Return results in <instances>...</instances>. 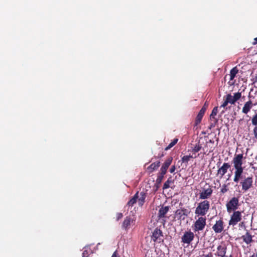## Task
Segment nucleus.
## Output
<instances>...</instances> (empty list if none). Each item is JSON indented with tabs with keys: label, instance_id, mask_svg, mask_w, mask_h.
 I'll return each mask as SVG.
<instances>
[{
	"label": "nucleus",
	"instance_id": "nucleus-25",
	"mask_svg": "<svg viewBox=\"0 0 257 257\" xmlns=\"http://www.w3.org/2000/svg\"><path fill=\"white\" fill-rule=\"evenodd\" d=\"M238 70L236 67H233L230 71V80H232L235 77L236 74L238 73Z\"/></svg>",
	"mask_w": 257,
	"mask_h": 257
},
{
	"label": "nucleus",
	"instance_id": "nucleus-17",
	"mask_svg": "<svg viewBox=\"0 0 257 257\" xmlns=\"http://www.w3.org/2000/svg\"><path fill=\"white\" fill-rule=\"evenodd\" d=\"M241 238L247 244H250L253 241L252 236L250 234L248 230H246L245 234L241 236Z\"/></svg>",
	"mask_w": 257,
	"mask_h": 257
},
{
	"label": "nucleus",
	"instance_id": "nucleus-4",
	"mask_svg": "<svg viewBox=\"0 0 257 257\" xmlns=\"http://www.w3.org/2000/svg\"><path fill=\"white\" fill-rule=\"evenodd\" d=\"M206 224V217L200 216L195 221L193 229L194 232L202 231L204 229Z\"/></svg>",
	"mask_w": 257,
	"mask_h": 257
},
{
	"label": "nucleus",
	"instance_id": "nucleus-42",
	"mask_svg": "<svg viewBox=\"0 0 257 257\" xmlns=\"http://www.w3.org/2000/svg\"><path fill=\"white\" fill-rule=\"evenodd\" d=\"M227 191V189L226 188V186H224V188H223L221 189V192L222 193H225Z\"/></svg>",
	"mask_w": 257,
	"mask_h": 257
},
{
	"label": "nucleus",
	"instance_id": "nucleus-7",
	"mask_svg": "<svg viewBox=\"0 0 257 257\" xmlns=\"http://www.w3.org/2000/svg\"><path fill=\"white\" fill-rule=\"evenodd\" d=\"M190 213V211L185 208L178 209L175 212V217L178 220H184Z\"/></svg>",
	"mask_w": 257,
	"mask_h": 257
},
{
	"label": "nucleus",
	"instance_id": "nucleus-13",
	"mask_svg": "<svg viewBox=\"0 0 257 257\" xmlns=\"http://www.w3.org/2000/svg\"><path fill=\"white\" fill-rule=\"evenodd\" d=\"M224 229V222L222 219L217 220L212 226V229L216 233H221Z\"/></svg>",
	"mask_w": 257,
	"mask_h": 257
},
{
	"label": "nucleus",
	"instance_id": "nucleus-37",
	"mask_svg": "<svg viewBox=\"0 0 257 257\" xmlns=\"http://www.w3.org/2000/svg\"><path fill=\"white\" fill-rule=\"evenodd\" d=\"M201 257H213V254L212 252H210L207 254H203Z\"/></svg>",
	"mask_w": 257,
	"mask_h": 257
},
{
	"label": "nucleus",
	"instance_id": "nucleus-2",
	"mask_svg": "<svg viewBox=\"0 0 257 257\" xmlns=\"http://www.w3.org/2000/svg\"><path fill=\"white\" fill-rule=\"evenodd\" d=\"M210 206V202L207 200L199 202L195 209V214L198 216L203 217L208 212Z\"/></svg>",
	"mask_w": 257,
	"mask_h": 257
},
{
	"label": "nucleus",
	"instance_id": "nucleus-30",
	"mask_svg": "<svg viewBox=\"0 0 257 257\" xmlns=\"http://www.w3.org/2000/svg\"><path fill=\"white\" fill-rule=\"evenodd\" d=\"M192 158V156L191 155L184 156L182 158L181 160H182V162L187 164L188 163L189 161L190 160V159Z\"/></svg>",
	"mask_w": 257,
	"mask_h": 257
},
{
	"label": "nucleus",
	"instance_id": "nucleus-44",
	"mask_svg": "<svg viewBox=\"0 0 257 257\" xmlns=\"http://www.w3.org/2000/svg\"><path fill=\"white\" fill-rule=\"evenodd\" d=\"M87 251L86 250H84L82 253L83 257H87V256H86V255L87 254Z\"/></svg>",
	"mask_w": 257,
	"mask_h": 257
},
{
	"label": "nucleus",
	"instance_id": "nucleus-48",
	"mask_svg": "<svg viewBox=\"0 0 257 257\" xmlns=\"http://www.w3.org/2000/svg\"><path fill=\"white\" fill-rule=\"evenodd\" d=\"M249 257H256V255H255L254 254H253L252 255H251Z\"/></svg>",
	"mask_w": 257,
	"mask_h": 257
},
{
	"label": "nucleus",
	"instance_id": "nucleus-23",
	"mask_svg": "<svg viewBox=\"0 0 257 257\" xmlns=\"http://www.w3.org/2000/svg\"><path fill=\"white\" fill-rule=\"evenodd\" d=\"M215 149V147L213 145H210L208 143H206L204 147L203 148V150L204 151V153L205 154L206 153H210L213 151Z\"/></svg>",
	"mask_w": 257,
	"mask_h": 257
},
{
	"label": "nucleus",
	"instance_id": "nucleus-1",
	"mask_svg": "<svg viewBox=\"0 0 257 257\" xmlns=\"http://www.w3.org/2000/svg\"><path fill=\"white\" fill-rule=\"evenodd\" d=\"M243 158L242 154H235L232 160V163L235 169L233 181L236 183H238L240 179L244 177L243 176V168L242 167Z\"/></svg>",
	"mask_w": 257,
	"mask_h": 257
},
{
	"label": "nucleus",
	"instance_id": "nucleus-24",
	"mask_svg": "<svg viewBox=\"0 0 257 257\" xmlns=\"http://www.w3.org/2000/svg\"><path fill=\"white\" fill-rule=\"evenodd\" d=\"M146 198V194L144 192H141L140 193V195L138 199V204L140 206H142L144 205Z\"/></svg>",
	"mask_w": 257,
	"mask_h": 257
},
{
	"label": "nucleus",
	"instance_id": "nucleus-46",
	"mask_svg": "<svg viewBox=\"0 0 257 257\" xmlns=\"http://www.w3.org/2000/svg\"><path fill=\"white\" fill-rule=\"evenodd\" d=\"M257 82V75L255 76L254 78L253 79V83Z\"/></svg>",
	"mask_w": 257,
	"mask_h": 257
},
{
	"label": "nucleus",
	"instance_id": "nucleus-27",
	"mask_svg": "<svg viewBox=\"0 0 257 257\" xmlns=\"http://www.w3.org/2000/svg\"><path fill=\"white\" fill-rule=\"evenodd\" d=\"M178 139L177 138L174 139L169 145L165 149V151H167L175 146L178 142Z\"/></svg>",
	"mask_w": 257,
	"mask_h": 257
},
{
	"label": "nucleus",
	"instance_id": "nucleus-6",
	"mask_svg": "<svg viewBox=\"0 0 257 257\" xmlns=\"http://www.w3.org/2000/svg\"><path fill=\"white\" fill-rule=\"evenodd\" d=\"M233 212L230 216L228 224L229 225L234 226L242 219L241 213L239 211H233Z\"/></svg>",
	"mask_w": 257,
	"mask_h": 257
},
{
	"label": "nucleus",
	"instance_id": "nucleus-26",
	"mask_svg": "<svg viewBox=\"0 0 257 257\" xmlns=\"http://www.w3.org/2000/svg\"><path fill=\"white\" fill-rule=\"evenodd\" d=\"M173 181L172 180V177L170 176L168 180L164 183L163 189H166L170 187V184L173 183Z\"/></svg>",
	"mask_w": 257,
	"mask_h": 257
},
{
	"label": "nucleus",
	"instance_id": "nucleus-32",
	"mask_svg": "<svg viewBox=\"0 0 257 257\" xmlns=\"http://www.w3.org/2000/svg\"><path fill=\"white\" fill-rule=\"evenodd\" d=\"M218 112V107H214L210 115V116H216Z\"/></svg>",
	"mask_w": 257,
	"mask_h": 257
},
{
	"label": "nucleus",
	"instance_id": "nucleus-41",
	"mask_svg": "<svg viewBox=\"0 0 257 257\" xmlns=\"http://www.w3.org/2000/svg\"><path fill=\"white\" fill-rule=\"evenodd\" d=\"M111 257H119V255L118 254V253L116 250L113 253Z\"/></svg>",
	"mask_w": 257,
	"mask_h": 257
},
{
	"label": "nucleus",
	"instance_id": "nucleus-10",
	"mask_svg": "<svg viewBox=\"0 0 257 257\" xmlns=\"http://www.w3.org/2000/svg\"><path fill=\"white\" fill-rule=\"evenodd\" d=\"M241 97V93L238 92L234 93L233 96H232L231 94H228L226 95V99L228 103L234 104L236 101L239 100Z\"/></svg>",
	"mask_w": 257,
	"mask_h": 257
},
{
	"label": "nucleus",
	"instance_id": "nucleus-22",
	"mask_svg": "<svg viewBox=\"0 0 257 257\" xmlns=\"http://www.w3.org/2000/svg\"><path fill=\"white\" fill-rule=\"evenodd\" d=\"M160 166V162L157 161L156 162L152 163L149 167L147 168L148 171L149 173H152L155 170H157Z\"/></svg>",
	"mask_w": 257,
	"mask_h": 257
},
{
	"label": "nucleus",
	"instance_id": "nucleus-29",
	"mask_svg": "<svg viewBox=\"0 0 257 257\" xmlns=\"http://www.w3.org/2000/svg\"><path fill=\"white\" fill-rule=\"evenodd\" d=\"M202 149V145L199 144V142L197 144L192 150V152L195 154L198 152Z\"/></svg>",
	"mask_w": 257,
	"mask_h": 257
},
{
	"label": "nucleus",
	"instance_id": "nucleus-19",
	"mask_svg": "<svg viewBox=\"0 0 257 257\" xmlns=\"http://www.w3.org/2000/svg\"><path fill=\"white\" fill-rule=\"evenodd\" d=\"M170 207L167 206H162L161 207L159 210V212L158 214V217L159 218H162L165 217V215L167 214V213L168 212L169 210Z\"/></svg>",
	"mask_w": 257,
	"mask_h": 257
},
{
	"label": "nucleus",
	"instance_id": "nucleus-31",
	"mask_svg": "<svg viewBox=\"0 0 257 257\" xmlns=\"http://www.w3.org/2000/svg\"><path fill=\"white\" fill-rule=\"evenodd\" d=\"M203 116L202 115H200V114H198L196 117V119H195V124L196 125H197L198 124H199L201 121V120L203 118Z\"/></svg>",
	"mask_w": 257,
	"mask_h": 257
},
{
	"label": "nucleus",
	"instance_id": "nucleus-49",
	"mask_svg": "<svg viewBox=\"0 0 257 257\" xmlns=\"http://www.w3.org/2000/svg\"><path fill=\"white\" fill-rule=\"evenodd\" d=\"M255 159L257 161V155L255 156Z\"/></svg>",
	"mask_w": 257,
	"mask_h": 257
},
{
	"label": "nucleus",
	"instance_id": "nucleus-21",
	"mask_svg": "<svg viewBox=\"0 0 257 257\" xmlns=\"http://www.w3.org/2000/svg\"><path fill=\"white\" fill-rule=\"evenodd\" d=\"M139 197V191H137L134 196L127 202L126 206L128 207L133 206L137 203Z\"/></svg>",
	"mask_w": 257,
	"mask_h": 257
},
{
	"label": "nucleus",
	"instance_id": "nucleus-12",
	"mask_svg": "<svg viewBox=\"0 0 257 257\" xmlns=\"http://www.w3.org/2000/svg\"><path fill=\"white\" fill-rule=\"evenodd\" d=\"M230 167L228 163H224L221 167L219 168L217 172V176L222 178L223 176L227 173L228 169Z\"/></svg>",
	"mask_w": 257,
	"mask_h": 257
},
{
	"label": "nucleus",
	"instance_id": "nucleus-11",
	"mask_svg": "<svg viewBox=\"0 0 257 257\" xmlns=\"http://www.w3.org/2000/svg\"><path fill=\"white\" fill-rule=\"evenodd\" d=\"M227 251V246L225 243H221L217 246V251L215 255L218 257H222L226 255Z\"/></svg>",
	"mask_w": 257,
	"mask_h": 257
},
{
	"label": "nucleus",
	"instance_id": "nucleus-40",
	"mask_svg": "<svg viewBox=\"0 0 257 257\" xmlns=\"http://www.w3.org/2000/svg\"><path fill=\"white\" fill-rule=\"evenodd\" d=\"M205 110L202 109H201L198 113L199 114H200V115H202V116H204V113L205 112Z\"/></svg>",
	"mask_w": 257,
	"mask_h": 257
},
{
	"label": "nucleus",
	"instance_id": "nucleus-39",
	"mask_svg": "<svg viewBox=\"0 0 257 257\" xmlns=\"http://www.w3.org/2000/svg\"><path fill=\"white\" fill-rule=\"evenodd\" d=\"M175 170H176V167H175V165H174L171 166V168L169 170V171L171 173H173L175 172Z\"/></svg>",
	"mask_w": 257,
	"mask_h": 257
},
{
	"label": "nucleus",
	"instance_id": "nucleus-3",
	"mask_svg": "<svg viewBox=\"0 0 257 257\" xmlns=\"http://www.w3.org/2000/svg\"><path fill=\"white\" fill-rule=\"evenodd\" d=\"M240 185L241 190L243 192H246L253 186V176L252 175L247 177H244L240 179Z\"/></svg>",
	"mask_w": 257,
	"mask_h": 257
},
{
	"label": "nucleus",
	"instance_id": "nucleus-33",
	"mask_svg": "<svg viewBox=\"0 0 257 257\" xmlns=\"http://www.w3.org/2000/svg\"><path fill=\"white\" fill-rule=\"evenodd\" d=\"M210 122L217 124L218 121V119L216 118V116H210Z\"/></svg>",
	"mask_w": 257,
	"mask_h": 257
},
{
	"label": "nucleus",
	"instance_id": "nucleus-9",
	"mask_svg": "<svg viewBox=\"0 0 257 257\" xmlns=\"http://www.w3.org/2000/svg\"><path fill=\"white\" fill-rule=\"evenodd\" d=\"M163 236L162 231L158 228H156L152 233L151 238L154 242L160 243L163 241Z\"/></svg>",
	"mask_w": 257,
	"mask_h": 257
},
{
	"label": "nucleus",
	"instance_id": "nucleus-8",
	"mask_svg": "<svg viewBox=\"0 0 257 257\" xmlns=\"http://www.w3.org/2000/svg\"><path fill=\"white\" fill-rule=\"evenodd\" d=\"M194 238V233L191 231H185L181 237V242L185 244H190Z\"/></svg>",
	"mask_w": 257,
	"mask_h": 257
},
{
	"label": "nucleus",
	"instance_id": "nucleus-35",
	"mask_svg": "<svg viewBox=\"0 0 257 257\" xmlns=\"http://www.w3.org/2000/svg\"><path fill=\"white\" fill-rule=\"evenodd\" d=\"M123 216L122 213L119 212L116 214V220H119L121 219Z\"/></svg>",
	"mask_w": 257,
	"mask_h": 257
},
{
	"label": "nucleus",
	"instance_id": "nucleus-14",
	"mask_svg": "<svg viewBox=\"0 0 257 257\" xmlns=\"http://www.w3.org/2000/svg\"><path fill=\"white\" fill-rule=\"evenodd\" d=\"M212 189L210 186L207 189H204L203 190L199 193V199L205 200L209 198L212 193Z\"/></svg>",
	"mask_w": 257,
	"mask_h": 257
},
{
	"label": "nucleus",
	"instance_id": "nucleus-36",
	"mask_svg": "<svg viewBox=\"0 0 257 257\" xmlns=\"http://www.w3.org/2000/svg\"><path fill=\"white\" fill-rule=\"evenodd\" d=\"M216 125V123L212 122H210L209 126H208V129L211 130L212 128L214 127Z\"/></svg>",
	"mask_w": 257,
	"mask_h": 257
},
{
	"label": "nucleus",
	"instance_id": "nucleus-28",
	"mask_svg": "<svg viewBox=\"0 0 257 257\" xmlns=\"http://www.w3.org/2000/svg\"><path fill=\"white\" fill-rule=\"evenodd\" d=\"M166 174V173H164V172L162 173V172L160 171L158 173V176H157V180H156L157 182L158 183H160L162 181V180H163L164 175Z\"/></svg>",
	"mask_w": 257,
	"mask_h": 257
},
{
	"label": "nucleus",
	"instance_id": "nucleus-15",
	"mask_svg": "<svg viewBox=\"0 0 257 257\" xmlns=\"http://www.w3.org/2000/svg\"><path fill=\"white\" fill-rule=\"evenodd\" d=\"M173 161V158L172 157H168L164 162L162 164L160 169V171L162 172V173H167V170L169 166L171 165Z\"/></svg>",
	"mask_w": 257,
	"mask_h": 257
},
{
	"label": "nucleus",
	"instance_id": "nucleus-38",
	"mask_svg": "<svg viewBox=\"0 0 257 257\" xmlns=\"http://www.w3.org/2000/svg\"><path fill=\"white\" fill-rule=\"evenodd\" d=\"M228 101H227V100L225 99V101L223 102V103L221 105L220 107H225L227 104H228Z\"/></svg>",
	"mask_w": 257,
	"mask_h": 257
},
{
	"label": "nucleus",
	"instance_id": "nucleus-43",
	"mask_svg": "<svg viewBox=\"0 0 257 257\" xmlns=\"http://www.w3.org/2000/svg\"><path fill=\"white\" fill-rule=\"evenodd\" d=\"M214 143V141H213V140H210L209 141L206 142V143H208V144H211L212 145H213Z\"/></svg>",
	"mask_w": 257,
	"mask_h": 257
},
{
	"label": "nucleus",
	"instance_id": "nucleus-18",
	"mask_svg": "<svg viewBox=\"0 0 257 257\" xmlns=\"http://www.w3.org/2000/svg\"><path fill=\"white\" fill-rule=\"evenodd\" d=\"M134 221L133 219L130 216H126L122 223V227L125 230H127L131 225V223Z\"/></svg>",
	"mask_w": 257,
	"mask_h": 257
},
{
	"label": "nucleus",
	"instance_id": "nucleus-47",
	"mask_svg": "<svg viewBox=\"0 0 257 257\" xmlns=\"http://www.w3.org/2000/svg\"><path fill=\"white\" fill-rule=\"evenodd\" d=\"M254 41H255V42L254 43V44H257V37L254 39Z\"/></svg>",
	"mask_w": 257,
	"mask_h": 257
},
{
	"label": "nucleus",
	"instance_id": "nucleus-20",
	"mask_svg": "<svg viewBox=\"0 0 257 257\" xmlns=\"http://www.w3.org/2000/svg\"><path fill=\"white\" fill-rule=\"evenodd\" d=\"M251 123L254 125L253 130L254 137L257 139V112H256L251 118Z\"/></svg>",
	"mask_w": 257,
	"mask_h": 257
},
{
	"label": "nucleus",
	"instance_id": "nucleus-34",
	"mask_svg": "<svg viewBox=\"0 0 257 257\" xmlns=\"http://www.w3.org/2000/svg\"><path fill=\"white\" fill-rule=\"evenodd\" d=\"M208 105H209V103L207 101H206L203 106H202V107L201 108V109L204 110H206L207 107H208Z\"/></svg>",
	"mask_w": 257,
	"mask_h": 257
},
{
	"label": "nucleus",
	"instance_id": "nucleus-45",
	"mask_svg": "<svg viewBox=\"0 0 257 257\" xmlns=\"http://www.w3.org/2000/svg\"><path fill=\"white\" fill-rule=\"evenodd\" d=\"M164 156L163 153H162L161 154H159L157 156V158L160 159L163 157Z\"/></svg>",
	"mask_w": 257,
	"mask_h": 257
},
{
	"label": "nucleus",
	"instance_id": "nucleus-16",
	"mask_svg": "<svg viewBox=\"0 0 257 257\" xmlns=\"http://www.w3.org/2000/svg\"><path fill=\"white\" fill-rule=\"evenodd\" d=\"M255 104H253L252 101L249 100L246 102H245L244 106L242 108V112L244 114H247L252 108L253 105H255Z\"/></svg>",
	"mask_w": 257,
	"mask_h": 257
},
{
	"label": "nucleus",
	"instance_id": "nucleus-5",
	"mask_svg": "<svg viewBox=\"0 0 257 257\" xmlns=\"http://www.w3.org/2000/svg\"><path fill=\"white\" fill-rule=\"evenodd\" d=\"M239 206V199L235 197H232L226 204L227 211L229 213L233 211H236Z\"/></svg>",
	"mask_w": 257,
	"mask_h": 257
}]
</instances>
